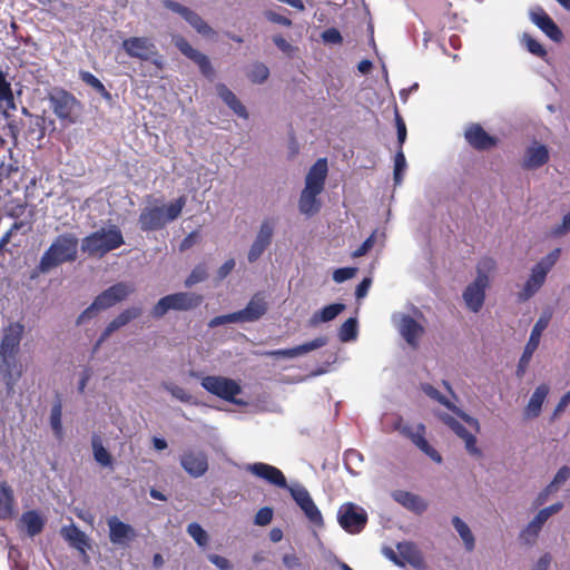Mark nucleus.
Returning <instances> with one entry per match:
<instances>
[{"instance_id":"nucleus-54","label":"nucleus","mask_w":570,"mask_h":570,"mask_svg":"<svg viewBox=\"0 0 570 570\" xmlns=\"http://www.w3.org/2000/svg\"><path fill=\"white\" fill-rule=\"evenodd\" d=\"M570 478V468L568 466H561L556 475L553 476L552 481L549 483L551 487H553L557 491H559L560 487L564 484L568 479Z\"/></svg>"},{"instance_id":"nucleus-12","label":"nucleus","mask_w":570,"mask_h":570,"mask_svg":"<svg viewBox=\"0 0 570 570\" xmlns=\"http://www.w3.org/2000/svg\"><path fill=\"white\" fill-rule=\"evenodd\" d=\"M550 160V149L547 145L533 140L524 149L520 159V167L527 171L537 170Z\"/></svg>"},{"instance_id":"nucleus-26","label":"nucleus","mask_w":570,"mask_h":570,"mask_svg":"<svg viewBox=\"0 0 570 570\" xmlns=\"http://www.w3.org/2000/svg\"><path fill=\"white\" fill-rule=\"evenodd\" d=\"M266 312L265 296L258 292L253 295L245 308L237 311V315L240 316V323H252L258 321Z\"/></svg>"},{"instance_id":"nucleus-35","label":"nucleus","mask_w":570,"mask_h":570,"mask_svg":"<svg viewBox=\"0 0 570 570\" xmlns=\"http://www.w3.org/2000/svg\"><path fill=\"white\" fill-rule=\"evenodd\" d=\"M217 92L223 101L239 117L247 119L248 112L246 107L238 100L235 94L224 83L217 85Z\"/></svg>"},{"instance_id":"nucleus-37","label":"nucleus","mask_w":570,"mask_h":570,"mask_svg":"<svg viewBox=\"0 0 570 570\" xmlns=\"http://www.w3.org/2000/svg\"><path fill=\"white\" fill-rule=\"evenodd\" d=\"M344 309L345 305L342 303L330 304L312 315L309 318V325L315 327L321 323L330 322L338 316Z\"/></svg>"},{"instance_id":"nucleus-44","label":"nucleus","mask_w":570,"mask_h":570,"mask_svg":"<svg viewBox=\"0 0 570 570\" xmlns=\"http://www.w3.org/2000/svg\"><path fill=\"white\" fill-rule=\"evenodd\" d=\"M269 76V70L263 62H255L249 72L247 73L248 79L253 83H263L267 80Z\"/></svg>"},{"instance_id":"nucleus-56","label":"nucleus","mask_w":570,"mask_h":570,"mask_svg":"<svg viewBox=\"0 0 570 570\" xmlns=\"http://www.w3.org/2000/svg\"><path fill=\"white\" fill-rule=\"evenodd\" d=\"M570 232V212L562 217L561 224L551 229V236L561 237Z\"/></svg>"},{"instance_id":"nucleus-51","label":"nucleus","mask_w":570,"mask_h":570,"mask_svg":"<svg viewBox=\"0 0 570 570\" xmlns=\"http://www.w3.org/2000/svg\"><path fill=\"white\" fill-rule=\"evenodd\" d=\"M274 224L271 219H266L262 223L259 232L256 236L257 240H261L269 246L273 238Z\"/></svg>"},{"instance_id":"nucleus-5","label":"nucleus","mask_w":570,"mask_h":570,"mask_svg":"<svg viewBox=\"0 0 570 570\" xmlns=\"http://www.w3.org/2000/svg\"><path fill=\"white\" fill-rule=\"evenodd\" d=\"M560 254L561 249L554 248L532 266L528 279L518 293V299L520 302L529 301L541 289L548 274L559 261Z\"/></svg>"},{"instance_id":"nucleus-33","label":"nucleus","mask_w":570,"mask_h":570,"mask_svg":"<svg viewBox=\"0 0 570 570\" xmlns=\"http://www.w3.org/2000/svg\"><path fill=\"white\" fill-rule=\"evenodd\" d=\"M322 191L316 189H308L304 187V189L301 193L298 207L302 214L307 216H313L321 209V202L317 198V196Z\"/></svg>"},{"instance_id":"nucleus-2","label":"nucleus","mask_w":570,"mask_h":570,"mask_svg":"<svg viewBox=\"0 0 570 570\" xmlns=\"http://www.w3.org/2000/svg\"><path fill=\"white\" fill-rule=\"evenodd\" d=\"M78 246L79 239L73 233L58 235L42 254L37 266L38 271L48 273L65 263L75 262L78 256Z\"/></svg>"},{"instance_id":"nucleus-64","label":"nucleus","mask_w":570,"mask_h":570,"mask_svg":"<svg viewBox=\"0 0 570 570\" xmlns=\"http://www.w3.org/2000/svg\"><path fill=\"white\" fill-rule=\"evenodd\" d=\"M273 42L284 53H291L294 50V47L281 35H275Z\"/></svg>"},{"instance_id":"nucleus-52","label":"nucleus","mask_w":570,"mask_h":570,"mask_svg":"<svg viewBox=\"0 0 570 570\" xmlns=\"http://www.w3.org/2000/svg\"><path fill=\"white\" fill-rule=\"evenodd\" d=\"M65 531V538L72 542L75 546L80 548L81 544H86V534L77 527L72 525Z\"/></svg>"},{"instance_id":"nucleus-27","label":"nucleus","mask_w":570,"mask_h":570,"mask_svg":"<svg viewBox=\"0 0 570 570\" xmlns=\"http://www.w3.org/2000/svg\"><path fill=\"white\" fill-rule=\"evenodd\" d=\"M107 523L109 527V540L114 544H125L137 535L130 524L120 521L117 517H110Z\"/></svg>"},{"instance_id":"nucleus-40","label":"nucleus","mask_w":570,"mask_h":570,"mask_svg":"<svg viewBox=\"0 0 570 570\" xmlns=\"http://www.w3.org/2000/svg\"><path fill=\"white\" fill-rule=\"evenodd\" d=\"M13 513V493L7 483H0V519L8 520Z\"/></svg>"},{"instance_id":"nucleus-39","label":"nucleus","mask_w":570,"mask_h":570,"mask_svg":"<svg viewBox=\"0 0 570 570\" xmlns=\"http://www.w3.org/2000/svg\"><path fill=\"white\" fill-rule=\"evenodd\" d=\"M21 522L24 524L28 535L39 534L45 527L43 518L35 510L24 512L21 515Z\"/></svg>"},{"instance_id":"nucleus-1","label":"nucleus","mask_w":570,"mask_h":570,"mask_svg":"<svg viewBox=\"0 0 570 570\" xmlns=\"http://www.w3.org/2000/svg\"><path fill=\"white\" fill-rule=\"evenodd\" d=\"M497 266V261L492 257L484 256L479 259L475 266V278L462 292L463 302L469 311L479 313L482 309L485 293L491 285V276L495 273Z\"/></svg>"},{"instance_id":"nucleus-62","label":"nucleus","mask_w":570,"mask_h":570,"mask_svg":"<svg viewBox=\"0 0 570 570\" xmlns=\"http://www.w3.org/2000/svg\"><path fill=\"white\" fill-rule=\"evenodd\" d=\"M556 492H558V491L553 487L548 484L542 491H540L538 493V495L533 500V505L534 507L543 505L549 500L550 495L554 494Z\"/></svg>"},{"instance_id":"nucleus-36","label":"nucleus","mask_w":570,"mask_h":570,"mask_svg":"<svg viewBox=\"0 0 570 570\" xmlns=\"http://www.w3.org/2000/svg\"><path fill=\"white\" fill-rule=\"evenodd\" d=\"M337 520L345 531L356 533V504L352 502L343 504L337 512Z\"/></svg>"},{"instance_id":"nucleus-17","label":"nucleus","mask_w":570,"mask_h":570,"mask_svg":"<svg viewBox=\"0 0 570 570\" xmlns=\"http://www.w3.org/2000/svg\"><path fill=\"white\" fill-rule=\"evenodd\" d=\"M245 470L253 475L266 481L269 484H273L278 488H287V481L284 473L276 466L264 463L256 462L252 464H247Z\"/></svg>"},{"instance_id":"nucleus-58","label":"nucleus","mask_w":570,"mask_h":570,"mask_svg":"<svg viewBox=\"0 0 570 570\" xmlns=\"http://www.w3.org/2000/svg\"><path fill=\"white\" fill-rule=\"evenodd\" d=\"M356 274V267H343L338 268L333 273V279L336 283H343L347 279H351Z\"/></svg>"},{"instance_id":"nucleus-59","label":"nucleus","mask_w":570,"mask_h":570,"mask_svg":"<svg viewBox=\"0 0 570 570\" xmlns=\"http://www.w3.org/2000/svg\"><path fill=\"white\" fill-rule=\"evenodd\" d=\"M405 166H406L405 157H404L402 151H399L395 155V159H394V180H395V184H400V181L402 179V173L405 169Z\"/></svg>"},{"instance_id":"nucleus-28","label":"nucleus","mask_w":570,"mask_h":570,"mask_svg":"<svg viewBox=\"0 0 570 570\" xmlns=\"http://www.w3.org/2000/svg\"><path fill=\"white\" fill-rule=\"evenodd\" d=\"M328 173L327 159L320 158L309 168L306 178L305 187L308 189H316L320 191L324 190L325 180Z\"/></svg>"},{"instance_id":"nucleus-29","label":"nucleus","mask_w":570,"mask_h":570,"mask_svg":"<svg viewBox=\"0 0 570 570\" xmlns=\"http://www.w3.org/2000/svg\"><path fill=\"white\" fill-rule=\"evenodd\" d=\"M468 142L476 149H490L498 144V139L488 135L479 125L470 126L465 131Z\"/></svg>"},{"instance_id":"nucleus-13","label":"nucleus","mask_w":570,"mask_h":570,"mask_svg":"<svg viewBox=\"0 0 570 570\" xmlns=\"http://www.w3.org/2000/svg\"><path fill=\"white\" fill-rule=\"evenodd\" d=\"M394 323L400 335L404 338L407 345L413 350H416L422 336L424 335V326L406 314L395 315Z\"/></svg>"},{"instance_id":"nucleus-63","label":"nucleus","mask_w":570,"mask_h":570,"mask_svg":"<svg viewBox=\"0 0 570 570\" xmlns=\"http://www.w3.org/2000/svg\"><path fill=\"white\" fill-rule=\"evenodd\" d=\"M265 17L271 22L278 23V24H282V26H285V27L292 26V20L291 19H288L285 16H282V14L275 12V11H272V10L266 11L265 12Z\"/></svg>"},{"instance_id":"nucleus-11","label":"nucleus","mask_w":570,"mask_h":570,"mask_svg":"<svg viewBox=\"0 0 570 570\" xmlns=\"http://www.w3.org/2000/svg\"><path fill=\"white\" fill-rule=\"evenodd\" d=\"M200 384L208 393L230 403H236V396L242 392L235 380L220 375H207L202 379Z\"/></svg>"},{"instance_id":"nucleus-42","label":"nucleus","mask_w":570,"mask_h":570,"mask_svg":"<svg viewBox=\"0 0 570 570\" xmlns=\"http://www.w3.org/2000/svg\"><path fill=\"white\" fill-rule=\"evenodd\" d=\"M91 446L94 451L95 460L102 466L112 465V456L109 451L102 445L101 440L98 435H94L91 439Z\"/></svg>"},{"instance_id":"nucleus-47","label":"nucleus","mask_w":570,"mask_h":570,"mask_svg":"<svg viewBox=\"0 0 570 570\" xmlns=\"http://www.w3.org/2000/svg\"><path fill=\"white\" fill-rule=\"evenodd\" d=\"M141 313H142V309L140 307L131 306V307L124 309L115 318H116L117 323L120 325V327H124L127 324H129L131 321L139 317L141 315Z\"/></svg>"},{"instance_id":"nucleus-53","label":"nucleus","mask_w":570,"mask_h":570,"mask_svg":"<svg viewBox=\"0 0 570 570\" xmlns=\"http://www.w3.org/2000/svg\"><path fill=\"white\" fill-rule=\"evenodd\" d=\"M236 322H240V316L237 315V312H234V313H230V314L219 315V316L213 317L209 321L208 326L214 328V327H217V326H220V325H224V324L236 323Z\"/></svg>"},{"instance_id":"nucleus-60","label":"nucleus","mask_w":570,"mask_h":570,"mask_svg":"<svg viewBox=\"0 0 570 570\" xmlns=\"http://www.w3.org/2000/svg\"><path fill=\"white\" fill-rule=\"evenodd\" d=\"M322 39L325 43L337 45L341 43L343 38L340 31L335 28H330L323 31Z\"/></svg>"},{"instance_id":"nucleus-14","label":"nucleus","mask_w":570,"mask_h":570,"mask_svg":"<svg viewBox=\"0 0 570 570\" xmlns=\"http://www.w3.org/2000/svg\"><path fill=\"white\" fill-rule=\"evenodd\" d=\"M122 49L131 57L141 61H148L158 56L155 43L147 37H130L122 41Z\"/></svg>"},{"instance_id":"nucleus-61","label":"nucleus","mask_w":570,"mask_h":570,"mask_svg":"<svg viewBox=\"0 0 570 570\" xmlns=\"http://www.w3.org/2000/svg\"><path fill=\"white\" fill-rule=\"evenodd\" d=\"M167 391L177 400L181 402H189L191 396L190 394L183 387L178 385H168L166 386Z\"/></svg>"},{"instance_id":"nucleus-21","label":"nucleus","mask_w":570,"mask_h":570,"mask_svg":"<svg viewBox=\"0 0 570 570\" xmlns=\"http://www.w3.org/2000/svg\"><path fill=\"white\" fill-rule=\"evenodd\" d=\"M291 494L312 523L316 525L323 524L322 513L305 488H292Z\"/></svg>"},{"instance_id":"nucleus-48","label":"nucleus","mask_w":570,"mask_h":570,"mask_svg":"<svg viewBox=\"0 0 570 570\" xmlns=\"http://www.w3.org/2000/svg\"><path fill=\"white\" fill-rule=\"evenodd\" d=\"M208 277L207 268L205 265H197L189 276L185 281L186 287H191L195 284H198L200 282H204Z\"/></svg>"},{"instance_id":"nucleus-3","label":"nucleus","mask_w":570,"mask_h":570,"mask_svg":"<svg viewBox=\"0 0 570 570\" xmlns=\"http://www.w3.org/2000/svg\"><path fill=\"white\" fill-rule=\"evenodd\" d=\"M186 205V197L179 196L166 206H146L141 209L138 218L142 232H155L177 219Z\"/></svg>"},{"instance_id":"nucleus-43","label":"nucleus","mask_w":570,"mask_h":570,"mask_svg":"<svg viewBox=\"0 0 570 570\" xmlns=\"http://www.w3.org/2000/svg\"><path fill=\"white\" fill-rule=\"evenodd\" d=\"M79 78L89 87H91L96 92H98L102 98L110 99L111 94L106 89L104 83L91 72L86 70L79 71Z\"/></svg>"},{"instance_id":"nucleus-8","label":"nucleus","mask_w":570,"mask_h":570,"mask_svg":"<svg viewBox=\"0 0 570 570\" xmlns=\"http://www.w3.org/2000/svg\"><path fill=\"white\" fill-rule=\"evenodd\" d=\"M392 429L409 439L419 450L435 463L442 462L441 454L429 443L425 438L426 428L423 423L411 424L401 416L392 422Z\"/></svg>"},{"instance_id":"nucleus-4","label":"nucleus","mask_w":570,"mask_h":570,"mask_svg":"<svg viewBox=\"0 0 570 570\" xmlns=\"http://www.w3.org/2000/svg\"><path fill=\"white\" fill-rule=\"evenodd\" d=\"M125 244L120 228L111 225L108 229L100 228L81 240V250L88 256L102 258L106 254Z\"/></svg>"},{"instance_id":"nucleus-25","label":"nucleus","mask_w":570,"mask_h":570,"mask_svg":"<svg viewBox=\"0 0 570 570\" xmlns=\"http://www.w3.org/2000/svg\"><path fill=\"white\" fill-rule=\"evenodd\" d=\"M549 321H550L549 316H541L534 323L532 331L530 333L529 341L525 344L523 354L520 358V365L527 366L529 364L533 353L537 351V348L540 344L542 333L547 328Z\"/></svg>"},{"instance_id":"nucleus-55","label":"nucleus","mask_w":570,"mask_h":570,"mask_svg":"<svg viewBox=\"0 0 570 570\" xmlns=\"http://www.w3.org/2000/svg\"><path fill=\"white\" fill-rule=\"evenodd\" d=\"M267 247H268V245H266L265 243L255 239L254 243L252 244L248 255H247L248 262L249 263L256 262L262 256V254L265 252V249Z\"/></svg>"},{"instance_id":"nucleus-24","label":"nucleus","mask_w":570,"mask_h":570,"mask_svg":"<svg viewBox=\"0 0 570 570\" xmlns=\"http://www.w3.org/2000/svg\"><path fill=\"white\" fill-rule=\"evenodd\" d=\"M531 21L554 42L563 40V33L558 24L542 10L537 9L530 12Z\"/></svg>"},{"instance_id":"nucleus-49","label":"nucleus","mask_w":570,"mask_h":570,"mask_svg":"<svg viewBox=\"0 0 570 570\" xmlns=\"http://www.w3.org/2000/svg\"><path fill=\"white\" fill-rule=\"evenodd\" d=\"M522 41L525 45L527 49L532 55H535V56H538L540 58H546L547 57V50L543 48V46L539 41L533 39L531 36H529L527 33L523 35Z\"/></svg>"},{"instance_id":"nucleus-45","label":"nucleus","mask_w":570,"mask_h":570,"mask_svg":"<svg viewBox=\"0 0 570 570\" xmlns=\"http://www.w3.org/2000/svg\"><path fill=\"white\" fill-rule=\"evenodd\" d=\"M338 337L342 342H348L356 337V317H350L341 325Z\"/></svg>"},{"instance_id":"nucleus-41","label":"nucleus","mask_w":570,"mask_h":570,"mask_svg":"<svg viewBox=\"0 0 570 570\" xmlns=\"http://www.w3.org/2000/svg\"><path fill=\"white\" fill-rule=\"evenodd\" d=\"M14 98L10 83L6 80L3 72L0 70V109L7 115L8 109H14Z\"/></svg>"},{"instance_id":"nucleus-34","label":"nucleus","mask_w":570,"mask_h":570,"mask_svg":"<svg viewBox=\"0 0 570 570\" xmlns=\"http://www.w3.org/2000/svg\"><path fill=\"white\" fill-rule=\"evenodd\" d=\"M0 372L3 376L8 389H12L22 375L21 364L18 363L17 358L8 357L6 361L1 358Z\"/></svg>"},{"instance_id":"nucleus-19","label":"nucleus","mask_w":570,"mask_h":570,"mask_svg":"<svg viewBox=\"0 0 570 570\" xmlns=\"http://www.w3.org/2000/svg\"><path fill=\"white\" fill-rule=\"evenodd\" d=\"M421 391L431 397L432 400H435L440 404L446 406L449 410L453 411L459 417H461L465 423H468L470 426L474 429L476 433L480 432L481 425L479 421L469 415L468 413L461 411L459 407H456L453 403H451L438 389H435L433 385L429 383H424L421 385Z\"/></svg>"},{"instance_id":"nucleus-32","label":"nucleus","mask_w":570,"mask_h":570,"mask_svg":"<svg viewBox=\"0 0 570 570\" xmlns=\"http://www.w3.org/2000/svg\"><path fill=\"white\" fill-rule=\"evenodd\" d=\"M401 558L417 570H426L428 566L420 549L412 542L397 544Z\"/></svg>"},{"instance_id":"nucleus-16","label":"nucleus","mask_w":570,"mask_h":570,"mask_svg":"<svg viewBox=\"0 0 570 570\" xmlns=\"http://www.w3.org/2000/svg\"><path fill=\"white\" fill-rule=\"evenodd\" d=\"M174 43L184 56H186L198 66L200 72L205 77L209 78L214 75V69L208 57L193 48V46L184 37H175Z\"/></svg>"},{"instance_id":"nucleus-18","label":"nucleus","mask_w":570,"mask_h":570,"mask_svg":"<svg viewBox=\"0 0 570 570\" xmlns=\"http://www.w3.org/2000/svg\"><path fill=\"white\" fill-rule=\"evenodd\" d=\"M164 6L180 14L198 33L204 36L214 33V30L204 21V19L189 8L173 0H165Z\"/></svg>"},{"instance_id":"nucleus-15","label":"nucleus","mask_w":570,"mask_h":570,"mask_svg":"<svg viewBox=\"0 0 570 570\" xmlns=\"http://www.w3.org/2000/svg\"><path fill=\"white\" fill-rule=\"evenodd\" d=\"M180 465L190 476H203L208 470L207 454L200 450H186L180 455Z\"/></svg>"},{"instance_id":"nucleus-57","label":"nucleus","mask_w":570,"mask_h":570,"mask_svg":"<svg viewBox=\"0 0 570 570\" xmlns=\"http://www.w3.org/2000/svg\"><path fill=\"white\" fill-rule=\"evenodd\" d=\"M273 519V510L269 507L261 508L255 515V524L267 525Z\"/></svg>"},{"instance_id":"nucleus-20","label":"nucleus","mask_w":570,"mask_h":570,"mask_svg":"<svg viewBox=\"0 0 570 570\" xmlns=\"http://www.w3.org/2000/svg\"><path fill=\"white\" fill-rule=\"evenodd\" d=\"M23 333V326L19 323H12L10 324L3 333L1 343H0V357L4 358V361L8 357H16V354L18 352L20 341L22 338Z\"/></svg>"},{"instance_id":"nucleus-30","label":"nucleus","mask_w":570,"mask_h":570,"mask_svg":"<svg viewBox=\"0 0 570 570\" xmlns=\"http://www.w3.org/2000/svg\"><path fill=\"white\" fill-rule=\"evenodd\" d=\"M550 392L548 384L542 383L532 393L528 404L524 407L523 414L525 419H535L540 415L542 405Z\"/></svg>"},{"instance_id":"nucleus-23","label":"nucleus","mask_w":570,"mask_h":570,"mask_svg":"<svg viewBox=\"0 0 570 570\" xmlns=\"http://www.w3.org/2000/svg\"><path fill=\"white\" fill-rule=\"evenodd\" d=\"M440 420L446 424L463 442L465 450L473 456H481L482 452L476 445V438L471 434L458 420L449 414H440Z\"/></svg>"},{"instance_id":"nucleus-46","label":"nucleus","mask_w":570,"mask_h":570,"mask_svg":"<svg viewBox=\"0 0 570 570\" xmlns=\"http://www.w3.org/2000/svg\"><path fill=\"white\" fill-rule=\"evenodd\" d=\"M187 533L196 541L199 547L208 543V534L197 522H191L187 527Z\"/></svg>"},{"instance_id":"nucleus-38","label":"nucleus","mask_w":570,"mask_h":570,"mask_svg":"<svg viewBox=\"0 0 570 570\" xmlns=\"http://www.w3.org/2000/svg\"><path fill=\"white\" fill-rule=\"evenodd\" d=\"M452 524L461 538L465 550L469 552L473 551L475 548V538L468 523L455 515L452 518Z\"/></svg>"},{"instance_id":"nucleus-7","label":"nucleus","mask_w":570,"mask_h":570,"mask_svg":"<svg viewBox=\"0 0 570 570\" xmlns=\"http://www.w3.org/2000/svg\"><path fill=\"white\" fill-rule=\"evenodd\" d=\"M49 106L63 126L78 121L82 104L69 91L55 88L48 95Z\"/></svg>"},{"instance_id":"nucleus-6","label":"nucleus","mask_w":570,"mask_h":570,"mask_svg":"<svg viewBox=\"0 0 570 570\" xmlns=\"http://www.w3.org/2000/svg\"><path fill=\"white\" fill-rule=\"evenodd\" d=\"M134 291L135 288L132 285L124 282H119L108 287L96 296L94 302L81 312L76 320V324L81 325L94 318L99 311L107 309L115 306L117 303L125 301L131 293H134Z\"/></svg>"},{"instance_id":"nucleus-50","label":"nucleus","mask_w":570,"mask_h":570,"mask_svg":"<svg viewBox=\"0 0 570 570\" xmlns=\"http://www.w3.org/2000/svg\"><path fill=\"white\" fill-rule=\"evenodd\" d=\"M61 416L62 407L61 404L58 402L53 404L50 413V425L57 435H60L62 431Z\"/></svg>"},{"instance_id":"nucleus-9","label":"nucleus","mask_w":570,"mask_h":570,"mask_svg":"<svg viewBox=\"0 0 570 570\" xmlns=\"http://www.w3.org/2000/svg\"><path fill=\"white\" fill-rule=\"evenodd\" d=\"M203 303V296L196 293L179 292L161 297L151 309L155 318L163 317L168 311H189Z\"/></svg>"},{"instance_id":"nucleus-22","label":"nucleus","mask_w":570,"mask_h":570,"mask_svg":"<svg viewBox=\"0 0 570 570\" xmlns=\"http://www.w3.org/2000/svg\"><path fill=\"white\" fill-rule=\"evenodd\" d=\"M328 343V338L326 336H318L314 340L306 342L304 344L297 345L292 348H281L274 351H267L264 353L265 356L269 357H285V358H294L306 353H309L314 350H318L325 346Z\"/></svg>"},{"instance_id":"nucleus-31","label":"nucleus","mask_w":570,"mask_h":570,"mask_svg":"<svg viewBox=\"0 0 570 570\" xmlns=\"http://www.w3.org/2000/svg\"><path fill=\"white\" fill-rule=\"evenodd\" d=\"M392 498L405 509L419 514L428 509V502L412 492L396 490L392 493Z\"/></svg>"},{"instance_id":"nucleus-10","label":"nucleus","mask_w":570,"mask_h":570,"mask_svg":"<svg viewBox=\"0 0 570 570\" xmlns=\"http://www.w3.org/2000/svg\"><path fill=\"white\" fill-rule=\"evenodd\" d=\"M563 509L562 502H556L540 509L534 517L521 529L519 540L522 544L534 546L547 521Z\"/></svg>"}]
</instances>
